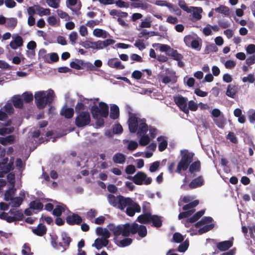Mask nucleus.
<instances>
[{"label":"nucleus","mask_w":255,"mask_h":255,"mask_svg":"<svg viewBox=\"0 0 255 255\" xmlns=\"http://www.w3.org/2000/svg\"><path fill=\"white\" fill-rule=\"evenodd\" d=\"M233 244V242L231 241H223L217 244V248L220 251H225L232 247Z\"/></svg>","instance_id":"b1692460"},{"label":"nucleus","mask_w":255,"mask_h":255,"mask_svg":"<svg viewBox=\"0 0 255 255\" xmlns=\"http://www.w3.org/2000/svg\"><path fill=\"white\" fill-rule=\"evenodd\" d=\"M128 123L130 132H136L138 136H141L139 140V144L141 146L147 145L150 139L148 135L145 134L148 130L146 120L144 118L140 119L135 115H131L129 116Z\"/></svg>","instance_id":"f257e3e1"},{"label":"nucleus","mask_w":255,"mask_h":255,"mask_svg":"<svg viewBox=\"0 0 255 255\" xmlns=\"http://www.w3.org/2000/svg\"><path fill=\"white\" fill-rule=\"evenodd\" d=\"M108 65L112 68L117 69H124L125 67L118 58H114L109 59L107 62Z\"/></svg>","instance_id":"6ab92c4d"},{"label":"nucleus","mask_w":255,"mask_h":255,"mask_svg":"<svg viewBox=\"0 0 255 255\" xmlns=\"http://www.w3.org/2000/svg\"><path fill=\"white\" fill-rule=\"evenodd\" d=\"M188 111H196L198 109L197 104L193 101H190L188 103Z\"/></svg>","instance_id":"e2e57ef3"},{"label":"nucleus","mask_w":255,"mask_h":255,"mask_svg":"<svg viewBox=\"0 0 255 255\" xmlns=\"http://www.w3.org/2000/svg\"><path fill=\"white\" fill-rule=\"evenodd\" d=\"M65 210L64 208L60 205L56 206L55 208L53 210V215L56 217H60L62 212Z\"/></svg>","instance_id":"a18cd8bd"},{"label":"nucleus","mask_w":255,"mask_h":255,"mask_svg":"<svg viewBox=\"0 0 255 255\" xmlns=\"http://www.w3.org/2000/svg\"><path fill=\"white\" fill-rule=\"evenodd\" d=\"M12 103L16 108H22L23 106V100L19 96H14L12 98Z\"/></svg>","instance_id":"72a5a7b5"},{"label":"nucleus","mask_w":255,"mask_h":255,"mask_svg":"<svg viewBox=\"0 0 255 255\" xmlns=\"http://www.w3.org/2000/svg\"><path fill=\"white\" fill-rule=\"evenodd\" d=\"M160 165V161H156L153 162L150 166L149 170L151 172H155L158 168H159Z\"/></svg>","instance_id":"13d9d810"},{"label":"nucleus","mask_w":255,"mask_h":255,"mask_svg":"<svg viewBox=\"0 0 255 255\" xmlns=\"http://www.w3.org/2000/svg\"><path fill=\"white\" fill-rule=\"evenodd\" d=\"M181 159L178 163L175 172L180 174L182 170H186L193 161L194 153L189 152L187 150L181 151Z\"/></svg>","instance_id":"20e7f679"},{"label":"nucleus","mask_w":255,"mask_h":255,"mask_svg":"<svg viewBox=\"0 0 255 255\" xmlns=\"http://www.w3.org/2000/svg\"><path fill=\"white\" fill-rule=\"evenodd\" d=\"M134 45L139 50H142L145 48V45L143 42V40L142 39H138V40H136L134 43Z\"/></svg>","instance_id":"4d7b16f0"},{"label":"nucleus","mask_w":255,"mask_h":255,"mask_svg":"<svg viewBox=\"0 0 255 255\" xmlns=\"http://www.w3.org/2000/svg\"><path fill=\"white\" fill-rule=\"evenodd\" d=\"M214 10L216 12L225 15L229 16L230 14L229 8L224 5H220L219 7L215 8Z\"/></svg>","instance_id":"e433bc0d"},{"label":"nucleus","mask_w":255,"mask_h":255,"mask_svg":"<svg viewBox=\"0 0 255 255\" xmlns=\"http://www.w3.org/2000/svg\"><path fill=\"white\" fill-rule=\"evenodd\" d=\"M91 121L90 114L86 111L79 114H77L75 124L78 128H83L90 125Z\"/></svg>","instance_id":"39448f33"},{"label":"nucleus","mask_w":255,"mask_h":255,"mask_svg":"<svg viewBox=\"0 0 255 255\" xmlns=\"http://www.w3.org/2000/svg\"><path fill=\"white\" fill-rule=\"evenodd\" d=\"M189 171L191 174L199 172L201 171V162L199 160L191 162L189 166ZM195 174H194V176Z\"/></svg>","instance_id":"4be33fe9"},{"label":"nucleus","mask_w":255,"mask_h":255,"mask_svg":"<svg viewBox=\"0 0 255 255\" xmlns=\"http://www.w3.org/2000/svg\"><path fill=\"white\" fill-rule=\"evenodd\" d=\"M109 243V241L106 239L97 238L95 240V243L92 245L97 250H99L104 247H106Z\"/></svg>","instance_id":"a878e982"},{"label":"nucleus","mask_w":255,"mask_h":255,"mask_svg":"<svg viewBox=\"0 0 255 255\" xmlns=\"http://www.w3.org/2000/svg\"><path fill=\"white\" fill-rule=\"evenodd\" d=\"M122 225H119L116 226L113 224H110L108 225V228L110 231L113 232L114 235L117 237L121 235H122Z\"/></svg>","instance_id":"393cba45"},{"label":"nucleus","mask_w":255,"mask_h":255,"mask_svg":"<svg viewBox=\"0 0 255 255\" xmlns=\"http://www.w3.org/2000/svg\"><path fill=\"white\" fill-rule=\"evenodd\" d=\"M132 242V240L130 238H125L120 241L121 247H125L130 245Z\"/></svg>","instance_id":"6e6d98bb"},{"label":"nucleus","mask_w":255,"mask_h":255,"mask_svg":"<svg viewBox=\"0 0 255 255\" xmlns=\"http://www.w3.org/2000/svg\"><path fill=\"white\" fill-rule=\"evenodd\" d=\"M22 96L23 101L26 103H29L33 101V96L31 92H24L22 94Z\"/></svg>","instance_id":"c03bdc74"},{"label":"nucleus","mask_w":255,"mask_h":255,"mask_svg":"<svg viewBox=\"0 0 255 255\" xmlns=\"http://www.w3.org/2000/svg\"><path fill=\"white\" fill-rule=\"evenodd\" d=\"M214 227V225L213 224H211L210 225H205L202 228L199 229L198 232L200 234H202L203 233H206L209 231L212 230Z\"/></svg>","instance_id":"de8ad7c7"},{"label":"nucleus","mask_w":255,"mask_h":255,"mask_svg":"<svg viewBox=\"0 0 255 255\" xmlns=\"http://www.w3.org/2000/svg\"><path fill=\"white\" fill-rule=\"evenodd\" d=\"M9 213L13 216H11L12 218L11 223L14 221H21L23 218V214L21 210H17L16 209L12 208L9 211Z\"/></svg>","instance_id":"2eb2a0df"},{"label":"nucleus","mask_w":255,"mask_h":255,"mask_svg":"<svg viewBox=\"0 0 255 255\" xmlns=\"http://www.w3.org/2000/svg\"><path fill=\"white\" fill-rule=\"evenodd\" d=\"M204 184V180L202 176L200 175L191 180L188 185L190 189H195L203 186Z\"/></svg>","instance_id":"f3484780"},{"label":"nucleus","mask_w":255,"mask_h":255,"mask_svg":"<svg viewBox=\"0 0 255 255\" xmlns=\"http://www.w3.org/2000/svg\"><path fill=\"white\" fill-rule=\"evenodd\" d=\"M201 42H200L198 38L194 39L190 45V47H191L192 49H196L198 51H200L201 48Z\"/></svg>","instance_id":"79ce46f5"},{"label":"nucleus","mask_w":255,"mask_h":255,"mask_svg":"<svg viewBox=\"0 0 255 255\" xmlns=\"http://www.w3.org/2000/svg\"><path fill=\"white\" fill-rule=\"evenodd\" d=\"M21 253L22 255H33V253L31 252V248L27 243H25L23 245Z\"/></svg>","instance_id":"49530a36"},{"label":"nucleus","mask_w":255,"mask_h":255,"mask_svg":"<svg viewBox=\"0 0 255 255\" xmlns=\"http://www.w3.org/2000/svg\"><path fill=\"white\" fill-rule=\"evenodd\" d=\"M91 112L93 118L96 120V125L99 127H103L104 125V120L100 118L99 116L107 118L109 115V107L108 105L100 102L99 103V107L96 105H94L91 108Z\"/></svg>","instance_id":"f03ea898"},{"label":"nucleus","mask_w":255,"mask_h":255,"mask_svg":"<svg viewBox=\"0 0 255 255\" xmlns=\"http://www.w3.org/2000/svg\"><path fill=\"white\" fill-rule=\"evenodd\" d=\"M13 160L14 158H10L9 163L8 162V157L4 158L1 162H0V178L4 176L5 174L9 173L10 171L13 170Z\"/></svg>","instance_id":"0eeeda50"},{"label":"nucleus","mask_w":255,"mask_h":255,"mask_svg":"<svg viewBox=\"0 0 255 255\" xmlns=\"http://www.w3.org/2000/svg\"><path fill=\"white\" fill-rule=\"evenodd\" d=\"M227 138L229 139L231 142L234 143L238 142L237 138L233 132H230L227 135Z\"/></svg>","instance_id":"774afa93"},{"label":"nucleus","mask_w":255,"mask_h":255,"mask_svg":"<svg viewBox=\"0 0 255 255\" xmlns=\"http://www.w3.org/2000/svg\"><path fill=\"white\" fill-rule=\"evenodd\" d=\"M126 159V155L122 153H117L113 157V160L115 163L123 164L125 162Z\"/></svg>","instance_id":"c756f323"},{"label":"nucleus","mask_w":255,"mask_h":255,"mask_svg":"<svg viewBox=\"0 0 255 255\" xmlns=\"http://www.w3.org/2000/svg\"><path fill=\"white\" fill-rule=\"evenodd\" d=\"M47 232L46 226L43 224H39L36 228L32 229L33 234L38 236H43L45 235Z\"/></svg>","instance_id":"5701e85b"},{"label":"nucleus","mask_w":255,"mask_h":255,"mask_svg":"<svg viewBox=\"0 0 255 255\" xmlns=\"http://www.w3.org/2000/svg\"><path fill=\"white\" fill-rule=\"evenodd\" d=\"M60 114L66 119H71L74 115V110L73 108H67L65 106L62 108Z\"/></svg>","instance_id":"412c9836"},{"label":"nucleus","mask_w":255,"mask_h":255,"mask_svg":"<svg viewBox=\"0 0 255 255\" xmlns=\"http://www.w3.org/2000/svg\"><path fill=\"white\" fill-rule=\"evenodd\" d=\"M4 112L6 114L10 115L14 112V109L11 103H7L3 107Z\"/></svg>","instance_id":"5fc2aeb1"},{"label":"nucleus","mask_w":255,"mask_h":255,"mask_svg":"<svg viewBox=\"0 0 255 255\" xmlns=\"http://www.w3.org/2000/svg\"><path fill=\"white\" fill-rule=\"evenodd\" d=\"M29 206L31 209L41 211L43 209V205L41 202L35 200L30 202Z\"/></svg>","instance_id":"f704fd0d"},{"label":"nucleus","mask_w":255,"mask_h":255,"mask_svg":"<svg viewBox=\"0 0 255 255\" xmlns=\"http://www.w3.org/2000/svg\"><path fill=\"white\" fill-rule=\"evenodd\" d=\"M14 128L11 127L10 128H0V135H4L6 134H9L13 132Z\"/></svg>","instance_id":"09e8293b"},{"label":"nucleus","mask_w":255,"mask_h":255,"mask_svg":"<svg viewBox=\"0 0 255 255\" xmlns=\"http://www.w3.org/2000/svg\"><path fill=\"white\" fill-rule=\"evenodd\" d=\"M108 200L110 204L114 207L118 206L119 198L118 196L116 197L114 195L109 194L108 196Z\"/></svg>","instance_id":"37998d69"},{"label":"nucleus","mask_w":255,"mask_h":255,"mask_svg":"<svg viewBox=\"0 0 255 255\" xmlns=\"http://www.w3.org/2000/svg\"><path fill=\"white\" fill-rule=\"evenodd\" d=\"M47 4L53 8H57L59 6L60 0H45Z\"/></svg>","instance_id":"8fccbe9b"},{"label":"nucleus","mask_w":255,"mask_h":255,"mask_svg":"<svg viewBox=\"0 0 255 255\" xmlns=\"http://www.w3.org/2000/svg\"><path fill=\"white\" fill-rule=\"evenodd\" d=\"M135 225L134 223L131 225L127 223L124 225H122V236L124 237H128L130 234H136V230L135 229Z\"/></svg>","instance_id":"6e6552de"},{"label":"nucleus","mask_w":255,"mask_h":255,"mask_svg":"<svg viewBox=\"0 0 255 255\" xmlns=\"http://www.w3.org/2000/svg\"><path fill=\"white\" fill-rule=\"evenodd\" d=\"M7 179L11 186H15V175L13 173H9L7 175Z\"/></svg>","instance_id":"69168bd1"},{"label":"nucleus","mask_w":255,"mask_h":255,"mask_svg":"<svg viewBox=\"0 0 255 255\" xmlns=\"http://www.w3.org/2000/svg\"><path fill=\"white\" fill-rule=\"evenodd\" d=\"M58 237L57 235L51 236V244L53 248H59L58 243L57 242Z\"/></svg>","instance_id":"680f3d73"},{"label":"nucleus","mask_w":255,"mask_h":255,"mask_svg":"<svg viewBox=\"0 0 255 255\" xmlns=\"http://www.w3.org/2000/svg\"><path fill=\"white\" fill-rule=\"evenodd\" d=\"M36 13L40 16L49 15L50 14V10L49 8H44L39 5H36Z\"/></svg>","instance_id":"4c0bfd02"},{"label":"nucleus","mask_w":255,"mask_h":255,"mask_svg":"<svg viewBox=\"0 0 255 255\" xmlns=\"http://www.w3.org/2000/svg\"><path fill=\"white\" fill-rule=\"evenodd\" d=\"M143 214L139 215L137 218V221L141 224H146L150 223L152 215L149 212H145V206H142Z\"/></svg>","instance_id":"9b49d317"},{"label":"nucleus","mask_w":255,"mask_h":255,"mask_svg":"<svg viewBox=\"0 0 255 255\" xmlns=\"http://www.w3.org/2000/svg\"><path fill=\"white\" fill-rule=\"evenodd\" d=\"M12 38L13 40L9 43V46L12 49H16L23 45V40L20 36L17 34L13 35Z\"/></svg>","instance_id":"dca6fc26"},{"label":"nucleus","mask_w":255,"mask_h":255,"mask_svg":"<svg viewBox=\"0 0 255 255\" xmlns=\"http://www.w3.org/2000/svg\"><path fill=\"white\" fill-rule=\"evenodd\" d=\"M152 223V226L156 228H159L162 226V221L161 220V217L156 215H152L150 223Z\"/></svg>","instance_id":"7c9ffc66"},{"label":"nucleus","mask_w":255,"mask_h":255,"mask_svg":"<svg viewBox=\"0 0 255 255\" xmlns=\"http://www.w3.org/2000/svg\"><path fill=\"white\" fill-rule=\"evenodd\" d=\"M61 237L62 240L63 241V243L61 242L58 243V246L59 247L62 248V252L65 251L67 248H69L70 246V244L72 241L71 238L68 236L67 233L65 232H63L61 234Z\"/></svg>","instance_id":"f8f14e48"},{"label":"nucleus","mask_w":255,"mask_h":255,"mask_svg":"<svg viewBox=\"0 0 255 255\" xmlns=\"http://www.w3.org/2000/svg\"><path fill=\"white\" fill-rule=\"evenodd\" d=\"M194 36L191 35H186L184 38V41L187 46L190 47L192 41L194 40Z\"/></svg>","instance_id":"0e129e2a"},{"label":"nucleus","mask_w":255,"mask_h":255,"mask_svg":"<svg viewBox=\"0 0 255 255\" xmlns=\"http://www.w3.org/2000/svg\"><path fill=\"white\" fill-rule=\"evenodd\" d=\"M67 223L69 225H80L82 222V218L77 214L73 213L66 218Z\"/></svg>","instance_id":"ddd939ff"},{"label":"nucleus","mask_w":255,"mask_h":255,"mask_svg":"<svg viewBox=\"0 0 255 255\" xmlns=\"http://www.w3.org/2000/svg\"><path fill=\"white\" fill-rule=\"evenodd\" d=\"M119 204L118 207L121 210H124L126 207H128L134 202L129 197H125L122 195L118 196Z\"/></svg>","instance_id":"9d476101"},{"label":"nucleus","mask_w":255,"mask_h":255,"mask_svg":"<svg viewBox=\"0 0 255 255\" xmlns=\"http://www.w3.org/2000/svg\"><path fill=\"white\" fill-rule=\"evenodd\" d=\"M78 35L76 32L73 31L69 35V40L71 43L74 45L77 39Z\"/></svg>","instance_id":"052dcab7"},{"label":"nucleus","mask_w":255,"mask_h":255,"mask_svg":"<svg viewBox=\"0 0 255 255\" xmlns=\"http://www.w3.org/2000/svg\"><path fill=\"white\" fill-rule=\"evenodd\" d=\"M141 211L140 206L136 202H133L132 205L128 207L126 209V214L132 217L134 215L135 213H139Z\"/></svg>","instance_id":"a211bd4d"},{"label":"nucleus","mask_w":255,"mask_h":255,"mask_svg":"<svg viewBox=\"0 0 255 255\" xmlns=\"http://www.w3.org/2000/svg\"><path fill=\"white\" fill-rule=\"evenodd\" d=\"M189 242L185 241L178 246L177 251L181 253L185 252L187 250Z\"/></svg>","instance_id":"603ef678"},{"label":"nucleus","mask_w":255,"mask_h":255,"mask_svg":"<svg viewBox=\"0 0 255 255\" xmlns=\"http://www.w3.org/2000/svg\"><path fill=\"white\" fill-rule=\"evenodd\" d=\"M16 191V189L15 188V186L12 185L10 187H9L8 189L6 190L4 192V200L5 201H10L14 197Z\"/></svg>","instance_id":"aec40b11"},{"label":"nucleus","mask_w":255,"mask_h":255,"mask_svg":"<svg viewBox=\"0 0 255 255\" xmlns=\"http://www.w3.org/2000/svg\"><path fill=\"white\" fill-rule=\"evenodd\" d=\"M106 32L104 31L103 29L99 28H96L93 31V34L98 37H104L105 38L106 37V35H104V34H106Z\"/></svg>","instance_id":"864d4df0"},{"label":"nucleus","mask_w":255,"mask_h":255,"mask_svg":"<svg viewBox=\"0 0 255 255\" xmlns=\"http://www.w3.org/2000/svg\"><path fill=\"white\" fill-rule=\"evenodd\" d=\"M188 100L182 96L174 98V102L179 109L184 113H188V109L187 107Z\"/></svg>","instance_id":"1a4fd4ad"},{"label":"nucleus","mask_w":255,"mask_h":255,"mask_svg":"<svg viewBox=\"0 0 255 255\" xmlns=\"http://www.w3.org/2000/svg\"><path fill=\"white\" fill-rule=\"evenodd\" d=\"M120 116V110L118 106L114 105L111 107L110 117L111 119L116 120Z\"/></svg>","instance_id":"cd10ccee"},{"label":"nucleus","mask_w":255,"mask_h":255,"mask_svg":"<svg viewBox=\"0 0 255 255\" xmlns=\"http://www.w3.org/2000/svg\"><path fill=\"white\" fill-rule=\"evenodd\" d=\"M199 204V201L197 200H194L189 203L183 206L182 209L184 211H188L191 209H194V208L197 206Z\"/></svg>","instance_id":"ea45409f"},{"label":"nucleus","mask_w":255,"mask_h":255,"mask_svg":"<svg viewBox=\"0 0 255 255\" xmlns=\"http://www.w3.org/2000/svg\"><path fill=\"white\" fill-rule=\"evenodd\" d=\"M198 220V219L196 218V217L194 215L191 217L187 219L185 222V226L186 227H189L190 224L191 223H195Z\"/></svg>","instance_id":"bf43d9fd"},{"label":"nucleus","mask_w":255,"mask_h":255,"mask_svg":"<svg viewBox=\"0 0 255 255\" xmlns=\"http://www.w3.org/2000/svg\"><path fill=\"white\" fill-rule=\"evenodd\" d=\"M135 229L136 230V233H138V236L141 238L145 237L147 235L146 227L144 225H139L137 223H134Z\"/></svg>","instance_id":"c85d7f7f"},{"label":"nucleus","mask_w":255,"mask_h":255,"mask_svg":"<svg viewBox=\"0 0 255 255\" xmlns=\"http://www.w3.org/2000/svg\"><path fill=\"white\" fill-rule=\"evenodd\" d=\"M237 93V87L236 86L229 85L227 87L226 94L227 96L234 98Z\"/></svg>","instance_id":"2f4dec72"},{"label":"nucleus","mask_w":255,"mask_h":255,"mask_svg":"<svg viewBox=\"0 0 255 255\" xmlns=\"http://www.w3.org/2000/svg\"><path fill=\"white\" fill-rule=\"evenodd\" d=\"M19 197H13L10 201L9 205L12 207H19L22 203L25 198V193L24 191H20Z\"/></svg>","instance_id":"4468645a"},{"label":"nucleus","mask_w":255,"mask_h":255,"mask_svg":"<svg viewBox=\"0 0 255 255\" xmlns=\"http://www.w3.org/2000/svg\"><path fill=\"white\" fill-rule=\"evenodd\" d=\"M195 211V209H191L188 211H185L179 213L178 218L179 220L188 218L191 216Z\"/></svg>","instance_id":"58836bf2"},{"label":"nucleus","mask_w":255,"mask_h":255,"mask_svg":"<svg viewBox=\"0 0 255 255\" xmlns=\"http://www.w3.org/2000/svg\"><path fill=\"white\" fill-rule=\"evenodd\" d=\"M35 103L39 109H44L46 105L51 104L54 98L53 90L50 89L47 92L42 91L36 92L34 95Z\"/></svg>","instance_id":"7ed1b4c3"},{"label":"nucleus","mask_w":255,"mask_h":255,"mask_svg":"<svg viewBox=\"0 0 255 255\" xmlns=\"http://www.w3.org/2000/svg\"><path fill=\"white\" fill-rule=\"evenodd\" d=\"M243 82H249L250 83H253L255 81V78L253 74H249L247 77H244L242 79Z\"/></svg>","instance_id":"338daca9"},{"label":"nucleus","mask_w":255,"mask_h":255,"mask_svg":"<svg viewBox=\"0 0 255 255\" xmlns=\"http://www.w3.org/2000/svg\"><path fill=\"white\" fill-rule=\"evenodd\" d=\"M173 240L177 243H180L184 240L183 236L179 233H175L173 235Z\"/></svg>","instance_id":"3c124183"},{"label":"nucleus","mask_w":255,"mask_h":255,"mask_svg":"<svg viewBox=\"0 0 255 255\" xmlns=\"http://www.w3.org/2000/svg\"><path fill=\"white\" fill-rule=\"evenodd\" d=\"M86 101H88V100L83 97L80 99V101L78 102L75 108V111L76 114H79L82 112H84V110L86 108V106L85 105V103H86Z\"/></svg>","instance_id":"bb28decb"},{"label":"nucleus","mask_w":255,"mask_h":255,"mask_svg":"<svg viewBox=\"0 0 255 255\" xmlns=\"http://www.w3.org/2000/svg\"><path fill=\"white\" fill-rule=\"evenodd\" d=\"M17 23V20L16 18L12 17L7 20L6 26L9 29H14Z\"/></svg>","instance_id":"a19ab883"},{"label":"nucleus","mask_w":255,"mask_h":255,"mask_svg":"<svg viewBox=\"0 0 255 255\" xmlns=\"http://www.w3.org/2000/svg\"><path fill=\"white\" fill-rule=\"evenodd\" d=\"M157 140L158 141H161V142L159 143L158 150L160 151H164L168 145V142L167 140L164 138V137L161 136L158 137Z\"/></svg>","instance_id":"c9c22d12"},{"label":"nucleus","mask_w":255,"mask_h":255,"mask_svg":"<svg viewBox=\"0 0 255 255\" xmlns=\"http://www.w3.org/2000/svg\"><path fill=\"white\" fill-rule=\"evenodd\" d=\"M84 64V62L82 60L75 59V61H72L70 63V67L76 70L82 69V66Z\"/></svg>","instance_id":"473e14b6"},{"label":"nucleus","mask_w":255,"mask_h":255,"mask_svg":"<svg viewBox=\"0 0 255 255\" xmlns=\"http://www.w3.org/2000/svg\"><path fill=\"white\" fill-rule=\"evenodd\" d=\"M128 178L131 179L135 184L138 185H141L143 184L149 185L152 182V178L147 177L145 173L141 171H138L134 176H128Z\"/></svg>","instance_id":"423d86ee"}]
</instances>
